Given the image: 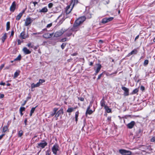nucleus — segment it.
<instances>
[{"label":"nucleus","mask_w":155,"mask_h":155,"mask_svg":"<svg viewBox=\"0 0 155 155\" xmlns=\"http://www.w3.org/2000/svg\"><path fill=\"white\" fill-rule=\"evenodd\" d=\"M66 44L65 43H62L61 45V48L62 49H63L66 45Z\"/></svg>","instance_id":"obj_41"},{"label":"nucleus","mask_w":155,"mask_h":155,"mask_svg":"<svg viewBox=\"0 0 155 155\" xmlns=\"http://www.w3.org/2000/svg\"><path fill=\"white\" fill-rule=\"evenodd\" d=\"M104 109L108 113H110L111 112V110L110 108H109V107L107 106H105L104 107Z\"/></svg>","instance_id":"obj_25"},{"label":"nucleus","mask_w":155,"mask_h":155,"mask_svg":"<svg viewBox=\"0 0 155 155\" xmlns=\"http://www.w3.org/2000/svg\"><path fill=\"white\" fill-rule=\"evenodd\" d=\"M140 89L142 91H143L145 90V87L143 86H141L140 87Z\"/></svg>","instance_id":"obj_45"},{"label":"nucleus","mask_w":155,"mask_h":155,"mask_svg":"<svg viewBox=\"0 0 155 155\" xmlns=\"http://www.w3.org/2000/svg\"><path fill=\"white\" fill-rule=\"evenodd\" d=\"M47 143L45 140H42L39 143H38L37 147L41 149L44 148L47 145Z\"/></svg>","instance_id":"obj_1"},{"label":"nucleus","mask_w":155,"mask_h":155,"mask_svg":"<svg viewBox=\"0 0 155 155\" xmlns=\"http://www.w3.org/2000/svg\"><path fill=\"white\" fill-rule=\"evenodd\" d=\"M23 132L22 130H21L19 131L18 136L19 137H21L23 134Z\"/></svg>","instance_id":"obj_35"},{"label":"nucleus","mask_w":155,"mask_h":155,"mask_svg":"<svg viewBox=\"0 0 155 155\" xmlns=\"http://www.w3.org/2000/svg\"><path fill=\"white\" fill-rule=\"evenodd\" d=\"M42 33H43V32L42 31H41V32H39L33 33L31 34V35H35L41 34H42Z\"/></svg>","instance_id":"obj_40"},{"label":"nucleus","mask_w":155,"mask_h":155,"mask_svg":"<svg viewBox=\"0 0 155 155\" xmlns=\"http://www.w3.org/2000/svg\"><path fill=\"white\" fill-rule=\"evenodd\" d=\"M47 43V42L46 41H43V42L42 44V45H45V44Z\"/></svg>","instance_id":"obj_55"},{"label":"nucleus","mask_w":155,"mask_h":155,"mask_svg":"<svg viewBox=\"0 0 155 155\" xmlns=\"http://www.w3.org/2000/svg\"><path fill=\"white\" fill-rule=\"evenodd\" d=\"M66 35L68 36H71L73 32L72 30L71 29H68L67 30H66Z\"/></svg>","instance_id":"obj_18"},{"label":"nucleus","mask_w":155,"mask_h":155,"mask_svg":"<svg viewBox=\"0 0 155 155\" xmlns=\"http://www.w3.org/2000/svg\"><path fill=\"white\" fill-rule=\"evenodd\" d=\"M51 152L49 150H47L46 152V155H50Z\"/></svg>","instance_id":"obj_42"},{"label":"nucleus","mask_w":155,"mask_h":155,"mask_svg":"<svg viewBox=\"0 0 155 155\" xmlns=\"http://www.w3.org/2000/svg\"><path fill=\"white\" fill-rule=\"evenodd\" d=\"M27 119H25L24 120V122H25V125H27Z\"/></svg>","instance_id":"obj_59"},{"label":"nucleus","mask_w":155,"mask_h":155,"mask_svg":"<svg viewBox=\"0 0 155 155\" xmlns=\"http://www.w3.org/2000/svg\"><path fill=\"white\" fill-rule=\"evenodd\" d=\"M19 73L17 72H15L14 74V78H17L19 75Z\"/></svg>","instance_id":"obj_39"},{"label":"nucleus","mask_w":155,"mask_h":155,"mask_svg":"<svg viewBox=\"0 0 155 155\" xmlns=\"http://www.w3.org/2000/svg\"><path fill=\"white\" fill-rule=\"evenodd\" d=\"M28 37V35L25 34V31H23L22 32L20 35V38L23 39H25Z\"/></svg>","instance_id":"obj_12"},{"label":"nucleus","mask_w":155,"mask_h":155,"mask_svg":"<svg viewBox=\"0 0 155 155\" xmlns=\"http://www.w3.org/2000/svg\"><path fill=\"white\" fill-rule=\"evenodd\" d=\"M25 108L24 107H21L19 109V111L20 112H22V111L25 110Z\"/></svg>","instance_id":"obj_37"},{"label":"nucleus","mask_w":155,"mask_h":155,"mask_svg":"<svg viewBox=\"0 0 155 155\" xmlns=\"http://www.w3.org/2000/svg\"><path fill=\"white\" fill-rule=\"evenodd\" d=\"M139 37V35L137 36L136 37V38H135V41L136 39H137Z\"/></svg>","instance_id":"obj_64"},{"label":"nucleus","mask_w":155,"mask_h":155,"mask_svg":"<svg viewBox=\"0 0 155 155\" xmlns=\"http://www.w3.org/2000/svg\"><path fill=\"white\" fill-rule=\"evenodd\" d=\"M31 43H28L27 44V46L28 47H30L31 48H33V46H31Z\"/></svg>","instance_id":"obj_50"},{"label":"nucleus","mask_w":155,"mask_h":155,"mask_svg":"<svg viewBox=\"0 0 155 155\" xmlns=\"http://www.w3.org/2000/svg\"><path fill=\"white\" fill-rule=\"evenodd\" d=\"M111 117H107V120L109 121H110L111 120Z\"/></svg>","instance_id":"obj_62"},{"label":"nucleus","mask_w":155,"mask_h":155,"mask_svg":"<svg viewBox=\"0 0 155 155\" xmlns=\"http://www.w3.org/2000/svg\"><path fill=\"white\" fill-rule=\"evenodd\" d=\"M45 82V80L43 79H40L39 82H38L39 84V85L40 84L42 83H43Z\"/></svg>","instance_id":"obj_38"},{"label":"nucleus","mask_w":155,"mask_h":155,"mask_svg":"<svg viewBox=\"0 0 155 155\" xmlns=\"http://www.w3.org/2000/svg\"><path fill=\"white\" fill-rule=\"evenodd\" d=\"M14 34V31L13 30H12L11 32V34L10 35V37L13 36Z\"/></svg>","instance_id":"obj_51"},{"label":"nucleus","mask_w":155,"mask_h":155,"mask_svg":"<svg viewBox=\"0 0 155 155\" xmlns=\"http://www.w3.org/2000/svg\"><path fill=\"white\" fill-rule=\"evenodd\" d=\"M53 4L51 3H49L48 4V7L49 8H51L53 6Z\"/></svg>","instance_id":"obj_43"},{"label":"nucleus","mask_w":155,"mask_h":155,"mask_svg":"<svg viewBox=\"0 0 155 155\" xmlns=\"http://www.w3.org/2000/svg\"><path fill=\"white\" fill-rule=\"evenodd\" d=\"M24 12V11H23V12H21L17 16L16 18V20H19L20 18H21V17L23 15V13Z\"/></svg>","instance_id":"obj_20"},{"label":"nucleus","mask_w":155,"mask_h":155,"mask_svg":"<svg viewBox=\"0 0 155 155\" xmlns=\"http://www.w3.org/2000/svg\"><path fill=\"white\" fill-rule=\"evenodd\" d=\"M78 99L79 100H80L81 101H84V98L83 97H78Z\"/></svg>","instance_id":"obj_53"},{"label":"nucleus","mask_w":155,"mask_h":155,"mask_svg":"<svg viewBox=\"0 0 155 155\" xmlns=\"http://www.w3.org/2000/svg\"><path fill=\"white\" fill-rule=\"evenodd\" d=\"M0 85H3V86H4L5 85V83H4V82H1L0 83Z\"/></svg>","instance_id":"obj_58"},{"label":"nucleus","mask_w":155,"mask_h":155,"mask_svg":"<svg viewBox=\"0 0 155 155\" xmlns=\"http://www.w3.org/2000/svg\"><path fill=\"white\" fill-rule=\"evenodd\" d=\"M39 84L38 83V82L36 84H35L34 83H33L32 84H31V89L32 91H33L34 90H32V89L34 88L38 87L39 86Z\"/></svg>","instance_id":"obj_19"},{"label":"nucleus","mask_w":155,"mask_h":155,"mask_svg":"<svg viewBox=\"0 0 155 155\" xmlns=\"http://www.w3.org/2000/svg\"><path fill=\"white\" fill-rule=\"evenodd\" d=\"M71 5H68L66 7L65 10L66 14H68L70 13L73 8V7L72 6L71 7Z\"/></svg>","instance_id":"obj_9"},{"label":"nucleus","mask_w":155,"mask_h":155,"mask_svg":"<svg viewBox=\"0 0 155 155\" xmlns=\"http://www.w3.org/2000/svg\"><path fill=\"white\" fill-rule=\"evenodd\" d=\"M38 2H31V3H32L34 4V7H35L36 5L38 4Z\"/></svg>","instance_id":"obj_48"},{"label":"nucleus","mask_w":155,"mask_h":155,"mask_svg":"<svg viewBox=\"0 0 155 155\" xmlns=\"http://www.w3.org/2000/svg\"><path fill=\"white\" fill-rule=\"evenodd\" d=\"M48 11V10L47 7H45L40 10L39 11V12L41 13H46Z\"/></svg>","instance_id":"obj_22"},{"label":"nucleus","mask_w":155,"mask_h":155,"mask_svg":"<svg viewBox=\"0 0 155 155\" xmlns=\"http://www.w3.org/2000/svg\"><path fill=\"white\" fill-rule=\"evenodd\" d=\"M23 51L24 53L26 54H30L31 52V51L28 49L26 47H24L23 48Z\"/></svg>","instance_id":"obj_17"},{"label":"nucleus","mask_w":155,"mask_h":155,"mask_svg":"<svg viewBox=\"0 0 155 155\" xmlns=\"http://www.w3.org/2000/svg\"><path fill=\"white\" fill-rule=\"evenodd\" d=\"M7 38V33H5L4 34L3 36L2 37V42H4Z\"/></svg>","instance_id":"obj_26"},{"label":"nucleus","mask_w":155,"mask_h":155,"mask_svg":"<svg viewBox=\"0 0 155 155\" xmlns=\"http://www.w3.org/2000/svg\"><path fill=\"white\" fill-rule=\"evenodd\" d=\"M66 31V30L64 29H62L61 30L56 32L54 35L55 37H58L61 36L64 32Z\"/></svg>","instance_id":"obj_6"},{"label":"nucleus","mask_w":155,"mask_h":155,"mask_svg":"<svg viewBox=\"0 0 155 155\" xmlns=\"http://www.w3.org/2000/svg\"><path fill=\"white\" fill-rule=\"evenodd\" d=\"M122 90L124 91V95L127 96L129 95V89L123 86L121 87Z\"/></svg>","instance_id":"obj_7"},{"label":"nucleus","mask_w":155,"mask_h":155,"mask_svg":"<svg viewBox=\"0 0 155 155\" xmlns=\"http://www.w3.org/2000/svg\"><path fill=\"white\" fill-rule=\"evenodd\" d=\"M58 110V108H54L53 109V112H51L50 113V117H52L54 115L56 114V113Z\"/></svg>","instance_id":"obj_14"},{"label":"nucleus","mask_w":155,"mask_h":155,"mask_svg":"<svg viewBox=\"0 0 155 155\" xmlns=\"http://www.w3.org/2000/svg\"><path fill=\"white\" fill-rule=\"evenodd\" d=\"M79 112L78 111H77L75 112V120L77 123V122L78 120V117L79 116Z\"/></svg>","instance_id":"obj_27"},{"label":"nucleus","mask_w":155,"mask_h":155,"mask_svg":"<svg viewBox=\"0 0 155 155\" xmlns=\"http://www.w3.org/2000/svg\"><path fill=\"white\" fill-rule=\"evenodd\" d=\"M16 4L15 2H12V5L10 7V10L11 11L13 12L15 11V8Z\"/></svg>","instance_id":"obj_15"},{"label":"nucleus","mask_w":155,"mask_h":155,"mask_svg":"<svg viewBox=\"0 0 155 155\" xmlns=\"http://www.w3.org/2000/svg\"><path fill=\"white\" fill-rule=\"evenodd\" d=\"M10 28V22L8 21L6 23V30L8 31Z\"/></svg>","instance_id":"obj_34"},{"label":"nucleus","mask_w":155,"mask_h":155,"mask_svg":"<svg viewBox=\"0 0 155 155\" xmlns=\"http://www.w3.org/2000/svg\"><path fill=\"white\" fill-rule=\"evenodd\" d=\"M52 23H51L50 24H48L47 25L46 27H47V28H49L51 27L52 26Z\"/></svg>","instance_id":"obj_47"},{"label":"nucleus","mask_w":155,"mask_h":155,"mask_svg":"<svg viewBox=\"0 0 155 155\" xmlns=\"http://www.w3.org/2000/svg\"><path fill=\"white\" fill-rule=\"evenodd\" d=\"M31 98V97L28 96L26 98V101H28L29 99Z\"/></svg>","instance_id":"obj_57"},{"label":"nucleus","mask_w":155,"mask_h":155,"mask_svg":"<svg viewBox=\"0 0 155 155\" xmlns=\"http://www.w3.org/2000/svg\"><path fill=\"white\" fill-rule=\"evenodd\" d=\"M4 95L3 94H0V98H2L4 97Z\"/></svg>","instance_id":"obj_54"},{"label":"nucleus","mask_w":155,"mask_h":155,"mask_svg":"<svg viewBox=\"0 0 155 155\" xmlns=\"http://www.w3.org/2000/svg\"><path fill=\"white\" fill-rule=\"evenodd\" d=\"M35 20V18H31L30 17L27 18L25 20V26H28L30 25L33 21Z\"/></svg>","instance_id":"obj_3"},{"label":"nucleus","mask_w":155,"mask_h":155,"mask_svg":"<svg viewBox=\"0 0 155 155\" xmlns=\"http://www.w3.org/2000/svg\"><path fill=\"white\" fill-rule=\"evenodd\" d=\"M119 152L122 155H131L132 153L131 151L124 149L119 150Z\"/></svg>","instance_id":"obj_2"},{"label":"nucleus","mask_w":155,"mask_h":155,"mask_svg":"<svg viewBox=\"0 0 155 155\" xmlns=\"http://www.w3.org/2000/svg\"><path fill=\"white\" fill-rule=\"evenodd\" d=\"M27 101L26 100H25V101H24V103L23 104H22V106H24V105L25 104H26V102H27Z\"/></svg>","instance_id":"obj_60"},{"label":"nucleus","mask_w":155,"mask_h":155,"mask_svg":"<svg viewBox=\"0 0 155 155\" xmlns=\"http://www.w3.org/2000/svg\"><path fill=\"white\" fill-rule=\"evenodd\" d=\"M93 112V111L91 109H87V110L86 112V114H92Z\"/></svg>","instance_id":"obj_31"},{"label":"nucleus","mask_w":155,"mask_h":155,"mask_svg":"<svg viewBox=\"0 0 155 155\" xmlns=\"http://www.w3.org/2000/svg\"><path fill=\"white\" fill-rule=\"evenodd\" d=\"M114 19L113 17L105 18H103L101 21V23L105 24L112 21Z\"/></svg>","instance_id":"obj_8"},{"label":"nucleus","mask_w":155,"mask_h":155,"mask_svg":"<svg viewBox=\"0 0 155 155\" xmlns=\"http://www.w3.org/2000/svg\"><path fill=\"white\" fill-rule=\"evenodd\" d=\"M79 25L74 23L73 27L71 29L73 31L76 32L79 29Z\"/></svg>","instance_id":"obj_11"},{"label":"nucleus","mask_w":155,"mask_h":155,"mask_svg":"<svg viewBox=\"0 0 155 155\" xmlns=\"http://www.w3.org/2000/svg\"><path fill=\"white\" fill-rule=\"evenodd\" d=\"M66 40H67V38H63L61 39L60 41L63 42L65 41Z\"/></svg>","instance_id":"obj_44"},{"label":"nucleus","mask_w":155,"mask_h":155,"mask_svg":"<svg viewBox=\"0 0 155 155\" xmlns=\"http://www.w3.org/2000/svg\"><path fill=\"white\" fill-rule=\"evenodd\" d=\"M64 113L63 109L62 108H61L60 110L58 111L56 113L55 117L57 118L56 120H57V118L60 115L63 114Z\"/></svg>","instance_id":"obj_10"},{"label":"nucleus","mask_w":155,"mask_h":155,"mask_svg":"<svg viewBox=\"0 0 155 155\" xmlns=\"http://www.w3.org/2000/svg\"><path fill=\"white\" fill-rule=\"evenodd\" d=\"M18 44V45H20L21 43L22 42V41H21L20 40L18 39L17 41Z\"/></svg>","instance_id":"obj_52"},{"label":"nucleus","mask_w":155,"mask_h":155,"mask_svg":"<svg viewBox=\"0 0 155 155\" xmlns=\"http://www.w3.org/2000/svg\"><path fill=\"white\" fill-rule=\"evenodd\" d=\"M103 75V73H101L98 76V77L97 78V79L98 80V79H100L101 77Z\"/></svg>","instance_id":"obj_49"},{"label":"nucleus","mask_w":155,"mask_h":155,"mask_svg":"<svg viewBox=\"0 0 155 155\" xmlns=\"http://www.w3.org/2000/svg\"><path fill=\"white\" fill-rule=\"evenodd\" d=\"M53 35V33L50 34L49 33H46L44 34L43 36L44 38H48L51 37Z\"/></svg>","instance_id":"obj_16"},{"label":"nucleus","mask_w":155,"mask_h":155,"mask_svg":"<svg viewBox=\"0 0 155 155\" xmlns=\"http://www.w3.org/2000/svg\"><path fill=\"white\" fill-rule=\"evenodd\" d=\"M100 104L101 107H104L105 106H106L105 105V101L104 98L101 101Z\"/></svg>","instance_id":"obj_30"},{"label":"nucleus","mask_w":155,"mask_h":155,"mask_svg":"<svg viewBox=\"0 0 155 155\" xmlns=\"http://www.w3.org/2000/svg\"><path fill=\"white\" fill-rule=\"evenodd\" d=\"M97 65V67L95 71L96 74L99 72L101 68V65L100 64H98Z\"/></svg>","instance_id":"obj_21"},{"label":"nucleus","mask_w":155,"mask_h":155,"mask_svg":"<svg viewBox=\"0 0 155 155\" xmlns=\"http://www.w3.org/2000/svg\"><path fill=\"white\" fill-rule=\"evenodd\" d=\"M8 128V127L7 126H4L2 129V132L5 133V132Z\"/></svg>","instance_id":"obj_28"},{"label":"nucleus","mask_w":155,"mask_h":155,"mask_svg":"<svg viewBox=\"0 0 155 155\" xmlns=\"http://www.w3.org/2000/svg\"><path fill=\"white\" fill-rule=\"evenodd\" d=\"M4 66V64H2L0 66V69H2Z\"/></svg>","instance_id":"obj_61"},{"label":"nucleus","mask_w":155,"mask_h":155,"mask_svg":"<svg viewBox=\"0 0 155 155\" xmlns=\"http://www.w3.org/2000/svg\"><path fill=\"white\" fill-rule=\"evenodd\" d=\"M21 57L20 55H19L16 58L14 59V61H19L21 59Z\"/></svg>","instance_id":"obj_36"},{"label":"nucleus","mask_w":155,"mask_h":155,"mask_svg":"<svg viewBox=\"0 0 155 155\" xmlns=\"http://www.w3.org/2000/svg\"><path fill=\"white\" fill-rule=\"evenodd\" d=\"M5 135V134H2L1 135H0V140H1L2 138Z\"/></svg>","instance_id":"obj_56"},{"label":"nucleus","mask_w":155,"mask_h":155,"mask_svg":"<svg viewBox=\"0 0 155 155\" xmlns=\"http://www.w3.org/2000/svg\"><path fill=\"white\" fill-rule=\"evenodd\" d=\"M75 108H73L72 107L68 108L67 110V112L68 113H71L73 111Z\"/></svg>","instance_id":"obj_32"},{"label":"nucleus","mask_w":155,"mask_h":155,"mask_svg":"<svg viewBox=\"0 0 155 155\" xmlns=\"http://www.w3.org/2000/svg\"><path fill=\"white\" fill-rule=\"evenodd\" d=\"M86 19V18L83 16L79 18L75 21V23L78 25L82 23Z\"/></svg>","instance_id":"obj_4"},{"label":"nucleus","mask_w":155,"mask_h":155,"mask_svg":"<svg viewBox=\"0 0 155 155\" xmlns=\"http://www.w3.org/2000/svg\"><path fill=\"white\" fill-rule=\"evenodd\" d=\"M135 124V122L134 121H131L127 124V127L129 129H132L133 128Z\"/></svg>","instance_id":"obj_13"},{"label":"nucleus","mask_w":155,"mask_h":155,"mask_svg":"<svg viewBox=\"0 0 155 155\" xmlns=\"http://www.w3.org/2000/svg\"><path fill=\"white\" fill-rule=\"evenodd\" d=\"M78 0H71V5L74 7V5L78 3Z\"/></svg>","instance_id":"obj_23"},{"label":"nucleus","mask_w":155,"mask_h":155,"mask_svg":"<svg viewBox=\"0 0 155 155\" xmlns=\"http://www.w3.org/2000/svg\"><path fill=\"white\" fill-rule=\"evenodd\" d=\"M91 107V105H89V106L87 108V109H88V110L90 109Z\"/></svg>","instance_id":"obj_63"},{"label":"nucleus","mask_w":155,"mask_h":155,"mask_svg":"<svg viewBox=\"0 0 155 155\" xmlns=\"http://www.w3.org/2000/svg\"><path fill=\"white\" fill-rule=\"evenodd\" d=\"M59 147L57 144H54L52 148V151L53 153L56 155L57 153V152L59 150Z\"/></svg>","instance_id":"obj_5"},{"label":"nucleus","mask_w":155,"mask_h":155,"mask_svg":"<svg viewBox=\"0 0 155 155\" xmlns=\"http://www.w3.org/2000/svg\"><path fill=\"white\" fill-rule=\"evenodd\" d=\"M137 53V51L136 49H134L132 51H131L128 54V56H129L131 55L134 54H136Z\"/></svg>","instance_id":"obj_24"},{"label":"nucleus","mask_w":155,"mask_h":155,"mask_svg":"<svg viewBox=\"0 0 155 155\" xmlns=\"http://www.w3.org/2000/svg\"><path fill=\"white\" fill-rule=\"evenodd\" d=\"M138 89L137 88H136L132 92L131 94H135L137 93L138 91Z\"/></svg>","instance_id":"obj_33"},{"label":"nucleus","mask_w":155,"mask_h":155,"mask_svg":"<svg viewBox=\"0 0 155 155\" xmlns=\"http://www.w3.org/2000/svg\"><path fill=\"white\" fill-rule=\"evenodd\" d=\"M151 142H155V136L153 137L151 139Z\"/></svg>","instance_id":"obj_46"},{"label":"nucleus","mask_w":155,"mask_h":155,"mask_svg":"<svg viewBox=\"0 0 155 155\" xmlns=\"http://www.w3.org/2000/svg\"><path fill=\"white\" fill-rule=\"evenodd\" d=\"M37 107V106H36L35 107H32L31 108V111H30V116L31 117L32 116V114L34 112L35 110V109Z\"/></svg>","instance_id":"obj_29"}]
</instances>
